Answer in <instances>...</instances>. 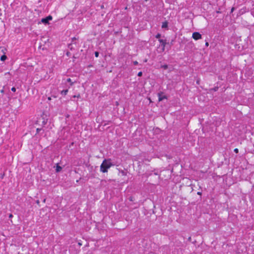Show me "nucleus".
Listing matches in <instances>:
<instances>
[{"mask_svg":"<svg viewBox=\"0 0 254 254\" xmlns=\"http://www.w3.org/2000/svg\"><path fill=\"white\" fill-rule=\"evenodd\" d=\"M234 10V7H232L231 9V12H232Z\"/></svg>","mask_w":254,"mask_h":254,"instance_id":"obj_23","label":"nucleus"},{"mask_svg":"<svg viewBox=\"0 0 254 254\" xmlns=\"http://www.w3.org/2000/svg\"><path fill=\"white\" fill-rule=\"evenodd\" d=\"M52 19H53L52 16L51 15H49L47 17H46V18H42L41 19V21L42 23H43L44 24L46 25V24H49V21L50 20H52Z\"/></svg>","mask_w":254,"mask_h":254,"instance_id":"obj_2","label":"nucleus"},{"mask_svg":"<svg viewBox=\"0 0 254 254\" xmlns=\"http://www.w3.org/2000/svg\"><path fill=\"white\" fill-rule=\"evenodd\" d=\"M192 37L195 40L200 39L202 38L201 35L197 32H194L192 34Z\"/></svg>","mask_w":254,"mask_h":254,"instance_id":"obj_4","label":"nucleus"},{"mask_svg":"<svg viewBox=\"0 0 254 254\" xmlns=\"http://www.w3.org/2000/svg\"><path fill=\"white\" fill-rule=\"evenodd\" d=\"M167 27H168V22L167 21H165L162 23V28H165Z\"/></svg>","mask_w":254,"mask_h":254,"instance_id":"obj_5","label":"nucleus"},{"mask_svg":"<svg viewBox=\"0 0 254 254\" xmlns=\"http://www.w3.org/2000/svg\"><path fill=\"white\" fill-rule=\"evenodd\" d=\"M137 75L138 76H141L142 75V72L141 71H140L138 73Z\"/></svg>","mask_w":254,"mask_h":254,"instance_id":"obj_14","label":"nucleus"},{"mask_svg":"<svg viewBox=\"0 0 254 254\" xmlns=\"http://www.w3.org/2000/svg\"><path fill=\"white\" fill-rule=\"evenodd\" d=\"M158 94H159V101H162L164 99L166 98V97L165 96H163L162 97V96H161V95L160 93H159Z\"/></svg>","mask_w":254,"mask_h":254,"instance_id":"obj_9","label":"nucleus"},{"mask_svg":"<svg viewBox=\"0 0 254 254\" xmlns=\"http://www.w3.org/2000/svg\"><path fill=\"white\" fill-rule=\"evenodd\" d=\"M158 40H159V42L160 43L161 46L162 47L161 52H163L165 50V48L167 44V41L166 40H163V39H159Z\"/></svg>","mask_w":254,"mask_h":254,"instance_id":"obj_3","label":"nucleus"},{"mask_svg":"<svg viewBox=\"0 0 254 254\" xmlns=\"http://www.w3.org/2000/svg\"><path fill=\"white\" fill-rule=\"evenodd\" d=\"M36 203H37L38 204H39V203H40L39 200H37V201H36Z\"/></svg>","mask_w":254,"mask_h":254,"instance_id":"obj_22","label":"nucleus"},{"mask_svg":"<svg viewBox=\"0 0 254 254\" xmlns=\"http://www.w3.org/2000/svg\"><path fill=\"white\" fill-rule=\"evenodd\" d=\"M68 92V89L63 90L61 91V94L64 95H65L67 94Z\"/></svg>","mask_w":254,"mask_h":254,"instance_id":"obj_7","label":"nucleus"},{"mask_svg":"<svg viewBox=\"0 0 254 254\" xmlns=\"http://www.w3.org/2000/svg\"><path fill=\"white\" fill-rule=\"evenodd\" d=\"M76 40V38L75 37H74L72 39V41H73V40Z\"/></svg>","mask_w":254,"mask_h":254,"instance_id":"obj_25","label":"nucleus"},{"mask_svg":"<svg viewBox=\"0 0 254 254\" xmlns=\"http://www.w3.org/2000/svg\"><path fill=\"white\" fill-rule=\"evenodd\" d=\"M12 216H13V215H12V214H10L9 215V218H11V217H12Z\"/></svg>","mask_w":254,"mask_h":254,"instance_id":"obj_21","label":"nucleus"},{"mask_svg":"<svg viewBox=\"0 0 254 254\" xmlns=\"http://www.w3.org/2000/svg\"><path fill=\"white\" fill-rule=\"evenodd\" d=\"M99 55V52H95V56L96 57H97V58L98 57Z\"/></svg>","mask_w":254,"mask_h":254,"instance_id":"obj_13","label":"nucleus"},{"mask_svg":"<svg viewBox=\"0 0 254 254\" xmlns=\"http://www.w3.org/2000/svg\"><path fill=\"white\" fill-rule=\"evenodd\" d=\"M6 59H7V57L5 55H2L0 57V60L1 61H4L5 60H6Z\"/></svg>","mask_w":254,"mask_h":254,"instance_id":"obj_8","label":"nucleus"},{"mask_svg":"<svg viewBox=\"0 0 254 254\" xmlns=\"http://www.w3.org/2000/svg\"><path fill=\"white\" fill-rule=\"evenodd\" d=\"M168 65L167 64H164V65H163L161 66V67L164 68V69H166L168 68Z\"/></svg>","mask_w":254,"mask_h":254,"instance_id":"obj_12","label":"nucleus"},{"mask_svg":"<svg viewBox=\"0 0 254 254\" xmlns=\"http://www.w3.org/2000/svg\"><path fill=\"white\" fill-rule=\"evenodd\" d=\"M67 82H69L70 83V85H72L73 84V82L71 81V79L70 78H67L66 80Z\"/></svg>","mask_w":254,"mask_h":254,"instance_id":"obj_11","label":"nucleus"},{"mask_svg":"<svg viewBox=\"0 0 254 254\" xmlns=\"http://www.w3.org/2000/svg\"><path fill=\"white\" fill-rule=\"evenodd\" d=\"M197 194L201 195V192H197Z\"/></svg>","mask_w":254,"mask_h":254,"instance_id":"obj_24","label":"nucleus"},{"mask_svg":"<svg viewBox=\"0 0 254 254\" xmlns=\"http://www.w3.org/2000/svg\"><path fill=\"white\" fill-rule=\"evenodd\" d=\"M80 97V95H79H79H77V96H76V95H74V96H73V97H74V98H75V97L79 98Z\"/></svg>","mask_w":254,"mask_h":254,"instance_id":"obj_20","label":"nucleus"},{"mask_svg":"<svg viewBox=\"0 0 254 254\" xmlns=\"http://www.w3.org/2000/svg\"><path fill=\"white\" fill-rule=\"evenodd\" d=\"M134 65H137L138 64V62L137 61H134L133 62Z\"/></svg>","mask_w":254,"mask_h":254,"instance_id":"obj_18","label":"nucleus"},{"mask_svg":"<svg viewBox=\"0 0 254 254\" xmlns=\"http://www.w3.org/2000/svg\"><path fill=\"white\" fill-rule=\"evenodd\" d=\"M48 100H51V98H50V97H49V98H48Z\"/></svg>","mask_w":254,"mask_h":254,"instance_id":"obj_28","label":"nucleus"},{"mask_svg":"<svg viewBox=\"0 0 254 254\" xmlns=\"http://www.w3.org/2000/svg\"><path fill=\"white\" fill-rule=\"evenodd\" d=\"M41 130H42V128H37V132L39 133L40 132V131H41Z\"/></svg>","mask_w":254,"mask_h":254,"instance_id":"obj_19","label":"nucleus"},{"mask_svg":"<svg viewBox=\"0 0 254 254\" xmlns=\"http://www.w3.org/2000/svg\"><path fill=\"white\" fill-rule=\"evenodd\" d=\"M6 51V49L5 48H4V49H2V50H1V52H2L3 53H4V54H5V51Z\"/></svg>","mask_w":254,"mask_h":254,"instance_id":"obj_15","label":"nucleus"},{"mask_svg":"<svg viewBox=\"0 0 254 254\" xmlns=\"http://www.w3.org/2000/svg\"><path fill=\"white\" fill-rule=\"evenodd\" d=\"M206 46H208V43L206 42V44H205Z\"/></svg>","mask_w":254,"mask_h":254,"instance_id":"obj_26","label":"nucleus"},{"mask_svg":"<svg viewBox=\"0 0 254 254\" xmlns=\"http://www.w3.org/2000/svg\"><path fill=\"white\" fill-rule=\"evenodd\" d=\"M62 169V168L59 165H58V164L57 165V166H56V172H60Z\"/></svg>","mask_w":254,"mask_h":254,"instance_id":"obj_6","label":"nucleus"},{"mask_svg":"<svg viewBox=\"0 0 254 254\" xmlns=\"http://www.w3.org/2000/svg\"><path fill=\"white\" fill-rule=\"evenodd\" d=\"M11 90L13 92H15L16 91V88L15 87H12Z\"/></svg>","mask_w":254,"mask_h":254,"instance_id":"obj_17","label":"nucleus"},{"mask_svg":"<svg viewBox=\"0 0 254 254\" xmlns=\"http://www.w3.org/2000/svg\"><path fill=\"white\" fill-rule=\"evenodd\" d=\"M112 164L110 160H104L100 166V171L103 173L108 172V169H109Z\"/></svg>","mask_w":254,"mask_h":254,"instance_id":"obj_1","label":"nucleus"},{"mask_svg":"<svg viewBox=\"0 0 254 254\" xmlns=\"http://www.w3.org/2000/svg\"><path fill=\"white\" fill-rule=\"evenodd\" d=\"M161 36V35L160 33H158V34L155 36V37H156V38H157V39H160Z\"/></svg>","mask_w":254,"mask_h":254,"instance_id":"obj_10","label":"nucleus"},{"mask_svg":"<svg viewBox=\"0 0 254 254\" xmlns=\"http://www.w3.org/2000/svg\"><path fill=\"white\" fill-rule=\"evenodd\" d=\"M45 201H46V199H44L43 200V202H45Z\"/></svg>","mask_w":254,"mask_h":254,"instance_id":"obj_27","label":"nucleus"},{"mask_svg":"<svg viewBox=\"0 0 254 254\" xmlns=\"http://www.w3.org/2000/svg\"><path fill=\"white\" fill-rule=\"evenodd\" d=\"M234 151L236 153H238L239 152V150L238 148H235Z\"/></svg>","mask_w":254,"mask_h":254,"instance_id":"obj_16","label":"nucleus"}]
</instances>
